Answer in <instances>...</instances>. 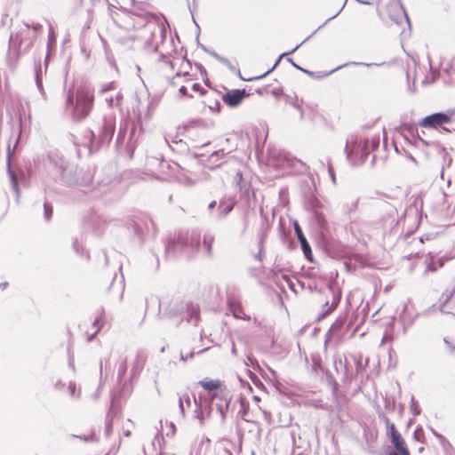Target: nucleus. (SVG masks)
Masks as SVG:
<instances>
[{
  "instance_id": "9d476101",
  "label": "nucleus",
  "mask_w": 455,
  "mask_h": 455,
  "mask_svg": "<svg viewBox=\"0 0 455 455\" xmlns=\"http://www.w3.org/2000/svg\"><path fill=\"white\" fill-rule=\"evenodd\" d=\"M165 37V30L159 26L154 25L153 28L150 29L149 37L145 41L144 48L148 52H156L159 44L163 43Z\"/></svg>"
},
{
  "instance_id": "4be33fe9",
  "label": "nucleus",
  "mask_w": 455,
  "mask_h": 455,
  "mask_svg": "<svg viewBox=\"0 0 455 455\" xmlns=\"http://www.w3.org/2000/svg\"><path fill=\"white\" fill-rule=\"evenodd\" d=\"M211 56H212L215 60L225 65L231 72L238 73L240 75V70L236 68L227 58H224L219 55L217 52H211Z\"/></svg>"
},
{
  "instance_id": "39448f33",
  "label": "nucleus",
  "mask_w": 455,
  "mask_h": 455,
  "mask_svg": "<svg viewBox=\"0 0 455 455\" xmlns=\"http://www.w3.org/2000/svg\"><path fill=\"white\" fill-rule=\"evenodd\" d=\"M116 127V116H104L102 125L99 127L98 134L95 132H90V150L108 144L114 135Z\"/></svg>"
},
{
  "instance_id": "6ab92c4d",
  "label": "nucleus",
  "mask_w": 455,
  "mask_h": 455,
  "mask_svg": "<svg viewBox=\"0 0 455 455\" xmlns=\"http://www.w3.org/2000/svg\"><path fill=\"white\" fill-rule=\"evenodd\" d=\"M35 80L38 91L43 98L45 99L46 95L43 85V70L40 60L35 62Z\"/></svg>"
},
{
  "instance_id": "412c9836",
  "label": "nucleus",
  "mask_w": 455,
  "mask_h": 455,
  "mask_svg": "<svg viewBox=\"0 0 455 455\" xmlns=\"http://www.w3.org/2000/svg\"><path fill=\"white\" fill-rule=\"evenodd\" d=\"M300 46V44H298L296 45L293 49H291V51L289 52H283L282 53L278 59L275 60V64L273 65V67L268 69L267 72H265L263 75H260L259 76H256V77H253V78H249V79H246L247 81H252V80H259V79H261L263 78L264 76H266L267 75H268L270 72H272L279 64L280 60H282L283 57L286 56V55H289L292 52H294Z\"/></svg>"
},
{
  "instance_id": "de8ad7c7",
  "label": "nucleus",
  "mask_w": 455,
  "mask_h": 455,
  "mask_svg": "<svg viewBox=\"0 0 455 455\" xmlns=\"http://www.w3.org/2000/svg\"><path fill=\"white\" fill-rule=\"evenodd\" d=\"M328 172L332 181L335 182V174L331 164H328Z\"/></svg>"
},
{
  "instance_id": "e2e57ef3",
  "label": "nucleus",
  "mask_w": 455,
  "mask_h": 455,
  "mask_svg": "<svg viewBox=\"0 0 455 455\" xmlns=\"http://www.w3.org/2000/svg\"><path fill=\"white\" fill-rule=\"evenodd\" d=\"M198 47H201L203 44L199 42L198 38H196Z\"/></svg>"
},
{
  "instance_id": "aec40b11",
  "label": "nucleus",
  "mask_w": 455,
  "mask_h": 455,
  "mask_svg": "<svg viewBox=\"0 0 455 455\" xmlns=\"http://www.w3.org/2000/svg\"><path fill=\"white\" fill-rule=\"evenodd\" d=\"M426 273L434 272L443 266L442 258H426Z\"/></svg>"
},
{
  "instance_id": "7c9ffc66",
  "label": "nucleus",
  "mask_w": 455,
  "mask_h": 455,
  "mask_svg": "<svg viewBox=\"0 0 455 455\" xmlns=\"http://www.w3.org/2000/svg\"><path fill=\"white\" fill-rule=\"evenodd\" d=\"M115 89H116V83L109 82V83H106V84H102L99 92H100V94L104 95L106 92H108L109 91H113Z\"/></svg>"
},
{
  "instance_id": "5701e85b",
  "label": "nucleus",
  "mask_w": 455,
  "mask_h": 455,
  "mask_svg": "<svg viewBox=\"0 0 455 455\" xmlns=\"http://www.w3.org/2000/svg\"><path fill=\"white\" fill-rule=\"evenodd\" d=\"M233 204L227 203L225 201H221L219 204L218 207V218L223 219L225 218L232 210H233Z\"/></svg>"
},
{
  "instance_id": "a211bd4d",
  "label": "nucleus",
  "mask_w": 455,
  "mask_h": 455,
  "mask_svg": "<svg viewBox=\"0 0 455 455\" xmlns=\"http://www.w3.org/2000/svg\"><path fill=\"white\" fill-rule=\"evenodd\" d=\"M234 180L238 188V190L242 196H248L250 194V183L245 180L240 171H237Z\"/></svg>"
},
{
  "instance_id": "7ed1b4c3",
  "label": "nucleus",
  "mask_w": 455,
  "mask_h": 455,
  "mask_svg": "<svg viewBox=\"0 0 455 455\" xmlns=\"http://www.w3.org/2000/svg\"><path fill=\"white\" fill-rule=\"evenodd\" d=\"M43 26L39 23L22 24L15 34L10 36V44L17 50L18 54L28 52L33 46L35 40L42 33Z\"/></svg>"
},
{
  "instance_id": "a18cd8bd",
  "label": "nucleus",
  "mask_w": 455,
  "mask_h": 455,
  "mask_svg": "<svg viewBox=\"0 0 455 455\" xmlns=\"http://www.w3.org/2000/svg\"><path fill=\"white\" fill-rule=\"evenodd\" d=\"M179 92L181 96H188V88L186 86H181L180 89H179ZM189 97H193L192 95H189Z\"/></svg>"
},
{
  "instance_id": "37998d69",
  "label": "nucleus",
  "mask_w": 455,
  "mask_h": 455,
  "mask_svg": "<svg viewBox=\"0 0 455 455\" xmlns=\"http://www.w3.org/2000/svg\"><path fill=\"white\" fill-rule=\"evenodd\" d=\"M316 219H317V222L319 223L320 227L323 228L326 224L325 219L321 214H317Z\"/></svg>"
},
{
  "instance_id": "72a5a7b5",
  "label": "nucleus",
  "mask_w": 455,
  "mask_h": 455,
  "mask_svg": "<svg viewBox=\"0 0 455 455\" xmlns=\"http://www.w3.org/2000/svg\"><path fill=\"white\" fill-rule=\"evenodd\" d=\"M348 65H354V66H366V67H371V66H373V65H376L375 63H364V62H355V61H353V62H350V63H346L344 65H341L336 68H334L333 70L331 71V73L343 68V67H346V66H348Z\"/></svg>"
},
{
  "instance_id": "ddd939ff",
  "label": "nucleus",
  "mask_w": 455,
  "mask_h": 455,
  "mask_svg": "<svg viewBox=\"0 0 455 455\" xmlns=\"http://www.w3.org/2000/svg\"><path fill=\"white\" fill-rule=\"evenodd\" d=\"M104 323V315H98L95 316L93 321L89 324L87 323H83L82 329L84 331V335L88 341L92 340L95 335L100 331Z\"/></svg>"
},
{
  "instance_id": "79ce46f5",
  "label": "nucleus",
  "mask_w": 455,
  "mask_h": 455,
  "mask_svg": "<svg viewBox=\"0 0 455 455\" xmlns=\"http://www.w3.org/2000/svg\"><path fill=\"white\" fill-rule=\"evenodd\" d=\"M105 101L108 108H113L116 106L115 99L113 97H106Z\"/></svg>"
},
{
  "instance_id": "2f4dec72",
  "label": "nucleus",
  "mask_w": 455,
  "mask_h": 455,
  "mask_svg": "<svg viewBox=\"0 0 455 455\" xmlns=\"http://www.w3.org/2000/svg\"><path fill=\"white\" fill-rule=\"evenodd\" d=\"M212 243V237L204 236V241H203V244L202 245L199 244V246L203 247L205 250L206 252L211 253Z\"/></svg>"
},
{
  "instance_id": "0eeeda50",
  "label": "nucleus",
  "mask_w": 455,
  "mask_h": 455,
  "mask_svg": "<svg viewBox=\"0 0 455 455\" xmlns=\"http://www.w3.org/2000/svg\"><path fill=\"white\" fill-rule=\"evenodd\" d=\"M455 120V109H450L446 112H437L431 114L419 122V125L425 128H442L446 132H451V130L443 127V124H451Z\"/></svg>"
},
{
  "instance_id": "20e7f679",
  "label": "nucleus",
  "mask_w": 455,
  "mask_h": 455,
  "mask_svg": "<svg viewBox=\"0 0 455 455\" xmlns=\"http://www.w3.org/2000/svg\"><path fill=\"white\" fill-rule=\"evenodd\" d=\"M347 160L353 165L363 164L370 154L369 140L357 135H351L346 141Z\"/></svg>"
},
{
  "instance_id": "bb28decb",
  "label": "nucleus",
  "mask_w": 455,
  "mask_h": 455,
  "mask_svg": "<svg viewBox=\"0 0 455 455\" xmlns=\"http://www.w3.org/2000/svg\"><path fill=\"white\" fill-rule=\"evenodd\" d=\"M413 439L420 443H426V435L422 427L419 426L415 428L413 432Z\"/></svg>"
},
{
  "instance_id": "052dcab7",
  "label": "nucleus",
  "mask_w": 455,
  "mask_h": 455,
  "mask_svg": "<svg viewBox=\"0 0 455 455\" xmlns=\"http://www.w3.org/2000/svg\"><path fill=\"white\" fill-rule=\"evenodd\" d=\"M205 443H206V445H207V446H209V445H210V443H211L210 439L206 438V439H205Z\"/></svg>"
},
{
  "instance_id": "0e129e2a",
  "label": "nucleus",
  "mask_w": 455,
  "mask_h": 455,
  "mask_svg": "<svg viewBox=\"0 0 455 455\" xmlns=\"http://www.w3.org/2000/svg\"><path fill=\"white\" fill-rule=\"evenodd\" d=\"M198 47H201L203 44L199 42L198 38H196Z\"/></svg>"
},
{
  "instance_id": "f704fd0d",
  "label": "nucleus",
  "mask_w": 455,
  "mask_h": 455,
  "mask_svg": "<svg viewBox=\"0 0 455 455\" xmlns=\"http://www.w3.org/2000/svg\"><path fill=\"white\" fill-rule=\"evenodd\" d=\"M126 370H127V363H126V360L124 359L119 363V370H118L119 376L123 377L125 374Z\"/></svg>"
},
{
  "instance_id": "473e14b6",
  "label": "nucleus",
  "mask_w": 455,
  "mask_h": 455,
  "mask_svg": "<svg viewBox=\"0 0 455 455\" xmlns=\"http://www.w3.org/2000/svg\"><path fill=\"white\" fill-rule=\"evenodd\" d=\"M44 212L45 220H50L52 217V206L48 203H44Z\"/></svg>"
},
{
  "instance_id": "09e8293b",
  "label": "nucleus",
  "mask_w": 455,
  "mask_h": 455,
  "mask_svg": "<svg viewBox=\"0 0 455 455\" xmlns=\"http://www.w3.org/2000/svg\"><path fill=\"white\" fill-rule=\"evenodd\" d=\"M345 4H346V2H345V3H344V4L342 5V7H341V8H340V9H339V11H338V12H337L333 16L330 17V18H329V19H328V20L323 23V25H324V24H326L329 20H332V19L336 18V17L340 13V12L343 10V8H344Z\"/></svg>"
},
{
  "instance_id": "f03ea898",
  "label": "nucleus",
  "mask_w": 455,
  "mask_h": 455,
  "mask_svg": "<svg viewBox=\"0 0 455 455\" xmlns=\"http://www.w3.org/2000/svg\"><path fill=\"white\" fill-rule=\"evenodd\" d=\"M48 158L52 168L59 175V181L61 184L68 187H87L92 182L91 172L77 168L59 151H51Z\"/></svg>"
},
{
  "instance_id": "680f3d73",
  "label": "nucleus",
  "mask_w": 455,
  "mask_h": 455,
  "mask_svg": "<svg viewBox=\"0 0 455 455\" xmlns=\"http://www.w3.org/2000/svg\"><path fill=\"white\" fill-rule=\"evenodd\" d=\"M7 283H0V289H4Z\"/></svg>"
},
{
  "instance_id": "9b49d317",
  "label": "nucleus",
  "mask_w": 455,
  "mask_h": 455,
  "mask_svg": "<svg viewBox=\"0 0 455 455\" xmlns=\"http://www.w3.org/2000/svg\"><path fill=\"white\" fill-rule=\"evenodd\" d=\"M389 18L396 24L405 21L408 27L411 26L410 20L400 0H393L387 6Z\"/></svg>"
},
{
  "instance_id": "49530a36",
  "label": "nucleus",
  "mask_w": 455,
  "mask_h": 455,
  "mask_svg": "<svg viewBox=\"0 0 455 455\" xmlns=\"http://www.w3.org/2000/svg\"><path fill=\"white\" fill-rule=\"evenodd\" d=\"M209 108H210L212 111L220 112V103L219 101H215V102H214V106H209Z\"/></svg>"
},
{
  "instance_id": "4468645a",
  "label": "nucleus",
  "mask_w": 455,
  "mask_h": 455,
  "mask_svg": "<svg viewBox=\"0 0 455 455\" xmlns=\"http://www.w3.org/2000/svg\"><path fill=\"white\" fill-rule=\"evenodd\" d=\"M269 230V224L268 220L266 216L262 215L261 221L259 224V227L257 230V241H258V247H259V252L257 256H262V254L265 253L264 251V242L267 236Z\"/></svg>"
},
{
  "instance_id": "b1692460",
  "label": "nucleus",
  "mask_w": 455,
  "mask_h": 455,
  "mask_svg": "<svg viewBox=\"0 0 455 455\" xmlns=\"http://www.w3.org/2000/svg\"><path fill=\"white\" fill-rule=\"evenodd\" d=\"M187 314H188V317H187L188 322L196 323L199 320L200 312H199V308L197 306L188 305L187 307Z\"/></svg>"
},
{
  "instance_id": "f257e3e1",
  "label": "nucleus",
  "mask_w": 455,
  "mask_h": 455,
  "mask_svg": "<svg viewBox=\"0 0 455 455\" xmlns=\"http://www.w3.org/2000/svg\"><path fill=\"white\" fill-rule=\"evenodd\" d=\"M65 112L74 122L85 119L93 108V91L87 85H79L64 90Z\"/></svg>"
},
{
  "instance_id": "dca6fc26",
  "label": "nucleus",
  "mask_w": 455,
  "mask_h": 455,
  "mask_svg": "<svg viewBox=\"0 0 455 455\" xmlns=\"http://www.w3.org/2000/svg\"><path fill=\"white\" fill-rule=\"evenodd\" d=\"M226 153L223 149L217 150L211 154L204 164L206 168L215 169L225 162Z\"/></svg>"
},
{
  "instance_id": "4d7b16f0",
  "label": "nucleus",
  "mask_w": 455,
  "mask_h": 455,
  "mask_svg": "<svg viewBox=\"0 0 455 455\" xmlns=\"http://www.w3.org/2000/svg\"><path fill=\"white\" fill-rule=\"evenodd\" d=\"M197 418H198V419H199V423H200L201 425H203V424H204L203 413H202V412H200V413H199V415L197 416Z\"/></svg>"
},
{
  "instance_id": "a878e982",
  "label": "nucleus",
  "mask_w": 455,
  "mask_h": 455,
  "mask_svg": "<svg viewBox=\"0 0 455 455\" xmlns=\"http://www.w3.org/2000/svg\"><path fill=\"white\" fill-rule=\"evenodd\" d=\"M179 406L182 414L186 410L191 407V399L188 394L180 397Z\"/></svg>"
},
{
  "instance_id": "5fc2aeb1",
  "label": "nucleus",
  "mask_w": 455,
  "mask_h": 455,
  "mask_svg": "<svg viewBox=\"0 0 455 455\" xmlns=\"http://www.w3.org/2000/svg\"><path fill=\"white\" fill-rule=\"evenodd\" d=\"M216 204H217L216 201H212V202H211V203L209 204V205H208V210H209V211H212L213 208H215Z\"/></svg>"
},
{
  "instance_id": "423d86ee",
  "label": "nucleus",
  "mask_w": 455,
  "mask_h": 455,
  "mask_svg": "<svg viewBox=\"0 0 455 455\" xmlns=\"http://www.w3.org/2000/svg\"><path fill=\"white\" fill-rule=\"evenodd\" d=\"M198 385L207 392L212 401L220 399L221 402L226 403V405H228L230 400L229 392L223 381L220 379L205 378L200 380Z\"/></svg>"
},
{
  "instance_id": "3c124183",
  "label": "nucleus",
  "mask_w": 455,
  "mask_h": 455,
  "mask_svg": "<svg viewBox=\"0 0 455 455\" xmlns=\"http://www.w3.org/2000/svg\"><path fill=\"white\" fill-rule=\"evenodd\" d=\"M287 60H288V62H290V63L291 64V66H292V67H294L295 68H297V69L300 68V67H299L297 63H295V62L293 61V60H292V59L288 58V59H287Z\"/></svg>"
},
{
  "instance_id": "393cba45",
  "label": "nucleus",
  "mask_w": 455,
  "mask_h": 455,
  "mask_svg": "<svg viewBox=\"0 0 455 455\" xmlns=\"http://www.w3.org/2000/svg\"><path fill=\"white\" fill-rule=\"evenodd\" d=\"M429 66L430 75L426 76L425 78L421 81L422 85H428L435 83L440 75V72L437 69L433 68L430 64Z\"/></svg>"
},
{
  "instance_id": "603ef678",
  "label": "nucleus",
  "mask_w": 455,
  "mask_h": 455,
  "mask_svg": "<svg viewBox=\"0 0 455 455\" xmlns=\"http://www.w3.org/2000/svg\"><path fill=\"white\" fill-rule=\"evenodd\" d=\"M200 48H201L204 52H207V53H208V54H210V55H211V52H215L214 51L209 50V49H208L205 45H204V44H203Z\"/></svg>"
},
{
  "instance_id": "ea45409f",
  "label": "nucleus",
  "mask_w": 455,
  "mask_h": 455,
  "mask_svg": "<svg viewBox=\"0 0 455 455\" xmlns=\"http://www.w3.org/2000/svg\"><path fill=\"white\" fill-rule=\"evenodd\" d=\"M192 91L204 94L205 90L199 84H193L191 86Z\"/></svg>"
},
{
  "instance_id": "6e6d98bb",
  "label": "nucleus",
  "mask_w": 455,
  "mask_h": 455,
  "mask_svg": "<svg viewBox=\"0 0 455 455\" xmlns=\"http://www.w3.org/2000/svg\"><path fill=\"white\" fill-rule=\"evenodd\" d=\"M299 70L302 71V72H303V73H305V74H307V75H308V76H313V72H311V71H309V70H307V69H305V68H301V67H300V68H299Z\"/></svg>"
},
{
  "instance_id": "c85d7f7f",
  "label": "nucleus",
  "mask_w": 455,
  "mask_h": 455,
  "mask_svg": "<svg viewBox=\"0 0 455 455\" xmlns=\"http://www.w3.org/2000/svg\"><path fill=\"white\" fill-rule=\"evenodd\" d=\"M338 306V301L333 300L331 304H329V302H326L323 306V313L321 316H319V319L324 318L326 315L331 314Z\"/></svg>"
},
{
  "instance_id": "c03bdc74",
  "label": "nucleus",
  "mask_w": 455,
  "mask_h": 455,
  "mask_svg": "<svg viewBox=\"0 0 455 455\" xmlns=\"http://www.w3.org/2000/svg\"><path fill=\"white\" fill-rule=\"evenodd\" d=\"M114 99H115L116 106H120L121 105V101L123 100L122 93L118 92Z\"/></svg>"
},
{
  "instance_id": "338daca9",
  "label": "nucleus",
  "mask_w": 455,
  "mask_h": 455,
  "mask_svg": "<svg viewBox=\"0 0 455 455\" xmlns=\"http://www.w3.org/2000/svg\"><path fill=\"white\" fill-rule=\"evenodd\" d=\"M10 150H11V148H10V146H9V147H8V159H9V160H10V154H11V153H10Z\"/></svg>"
},
{
  "instance_id": "f8f14e48",
  "label": "nucleus",
  "mask_w": 455,
  "mask_h": 455,
  "mask_svg": "<svg viewBox=\"0 0 455 455\" xmlns=\"http://www.w3.org/2000/svg\"><path fill=\"white\" fill-rule=\"evenodd\" d=\"M248 95L244 89L230 90L222 95V100L228 107L236 108Z\"/></svg>"
},
{
  "instance_id": "774afa93",
  "label": "nucleus",
  "mask_w": 455,
  "mask_h": 455,
  "mask_svg": "<svg viewBox=\"0 0 455 455\" xmlns=\"http://www.w3.org/2000/svg\"><path fill=\"white\" fill-rule=\"evenodd\" d=\"M443 173H444V171H443V168L442 169V172H441V177L443 178Z\"/></svg>"
},
{
  "instance_id": "cd10ccee",
  "label": "nucleus",
  "mask_w": 455,
  "mask_h": 455,
  "mask_svg": "<svg viewBox=\"0 0 455 455\" xmlns=\"http://www.w3.org/2000/svg\"><path fill=\"white\" fill-rule=\"evenodd\" d=\"M8 173H9L10 179H11L12 188L15 192V194L18 197L19 194H20L18 180H17L15 173L10 169L9 164H8Z\"/></svg>"
},
{
  "instance_id": "2eb2a0df",
  "label": "nucleus",
  "mask_w": 455,
  "mask_h": 455,
  "mask_svg": "<svg viewBox=\"0 0 455 455\" xmlns=\"http://www.w3.org/2000/svg\"><path fill=\"white\" fill-rule=\"evenodd\" d=\"M185 247L187 248L188 244H185L184 237L181 235H174L167 240L165 250L167 253L188 252L184 250Z\"/></svg>"
},
{
  "instance_id": "69168bd1",
  "label": "nucleus",
  "mask_w": 455,
  "mask_h": 455,
  "mask_svg": "<svg viewBox=\"0 0 455 455\" xmlns=\"http://www.w3.org/2000/svg\"><path fill=\"white\" fill-rule=\"evenodd\" d=\"M358 259H360V263H361V264H363V259H365V258L360 257V258H358Z\"/></svg>"
},
{
  "instance_id": "1a4fd4ad",
  "label": "nucleus",
  "mask_w": 455,
  "mask_h": 455,
  "mask_svg": "<svg viewBox=\"0 0 455 455\" xmlns=\"http://www.w3.org/2000/svg\"><path fill=\"white\" fill-rule=\"evenodd\" d=\"M134 231L142 239L154 237L156 232V228L148 216H142V219L134 222Z\"/></svg>"
},
{
  "instance_id": "c9c22d12",
  "label": "nucleus",
  "mask_w": 455,
  "mask_h": 455,
  "mask_svg": "<svg viewBox=\"0 0 455 455\" xmlns=\"http://www.w3.org/2000/svg\"><path fill=\"white\" fill-rule=\"evenodd\" d=\"M233 314L237 318H244V313L239 305L237 307L234 306Z\"/></svg>"
},
{
  "instance_id": "13d9d810",
  "label": "nucleus",
  "mask_w": 455,
  "mask_h": 455,
  "mask_svg": "<svg viewBox=\"0 0 455 455\" xmlns=\"http://www.w3.org/2000/svg\"><path fill=\"white\" fill-rule=\"evenodd\" d=\"M418 451H419V453H423L425 451V447L424 446L419 447Z\"/></svg>"
},
{
  "instance_id": "bf43d9fd",
  "label": "nucleus",
  "mask_w": 455,
  "mask_h": 455,
  "mask_svg": "<svg viewBox=\"0 0 455 455\" xmlns=\"http://www.w3.org/2000/svg\"><path fill=\"white\" fill-rule=\"evenodd\" d=\"M165 58V55L164 53H160V60H163Z\"/></svg>"
},
{
  "instance_id": "e433bc0d",
  "label": "nucleus",
  "mask_w": 455,
  "mask_h": 455,
  "mask_svg": "<svg viewBox=\"0 0 455 455\" xmlns=\"http://www.w3.org/2000/svg\"><path fill=\"white\" fill-rule=\"evenodd\" d=\"M369 146L370 151L375 150L379 146V137H373L371 142L369 141Z\"/></svg>"
},
{
  "instance_id": "a19ab883",
  "label": "nucleus",
  "mask_w": 455,
  "mask_h": 455,
  "mask_svg": "<svg viewBox=\"0 0 455 455\" xmlns=\"http://www.w3.org/2000/svg\"><path fill=\"white\" fill-rule=\"evenodd\" d=\"M73 245H74V248H75L76 252L77 254H81V255L84 254V249L83 248V246H81V250H80V248H79L80 244H79V243L77 241H75Z\"/></svg>"
},
{
  "instance_id": "6e6552de",
  "label": "nucleus",
  "mask_w": 455,
  "mask_h": 455,
  "mask_svg": "<svg viewBox=\"0 0 455 455\" xmlns=\"http://www.w3.org/2000/svg\"><path fill=\"white\" fill-rule=\"evenodd\" d=\"M387 429L394 450L387 455H411L405 438L398 431L394 423L387 422Z\"/></svg>"
},
{
  "instance_id": "4c0bfd02",
  "label": "nucleus",
  "mask_w": 455,
  "mask_h": 455,
  "mask_svg": "<svg viewBox=\"0 0 455 455\" xmlns=\"http://www.w3.org/2000/svg\"><path fill=\"white\" fill-rule=\"evenodd\" d=\"M437 436L447 451L452 449L451 444L443 436L440 435H437Z\"/></svg>"
},
{
  "instance_id": "8fccbe9b",
  "label": "nucleus",
  "mask_w": 455,
  "mask_h": 455,
  "mask_svg": "<svg viewBox=\"0 0 455 455\" xmlns=\"http://www.w3.org/2000/svg\"><path fill=\"white\" fill-rule=\"evenodd\" d=\"M293 106L299 111V116H300V118L302 119L304 117V114H303L301 106L298 103H294Z\"/></svg>"
},
{
  "instance_id": "c756f323",
  "label": "nucleus",
  "mask_w": 455,
  "mask_h": 455,
  "mask_svg": "<svg viewBox=\"0 0 455 455\" xmlns=\"http://www.w3.org/2000/svg\"><path fill=\"white\" fill-rule=\"evenodd\" d=\"M299 241L300 243L301 250L304 253V256H312L311 247H310L307 240L306 239V237H303V238L299 239Z\"/></svg>"
},
{
  "instance_id": "864d4df0",
  "label": "nucleus",
  "mask_w": 455,
  "mask_h": 455,
  "mask_svg": "<svg viewBox=\"0 0 455 455\" xmlns=\"http://www.w3.org/2000/svg\"><path fill=\"white\" fill-rule=\"evenodd\" d=\"M200 48H201L204 52H207V53H208V54H210V55H211V52H215L214 51L209 50V49H208L205 45H204V44H203Z\"/></svg>"
},
{
  "instance_id": "f3484780",
  "label": "nucleus",
  "mask_w": 455,
  "mask_h": 455,
  "mask_svg": "<svg viewBox=\"0 0 455 455\" xmlns=\"http://www.w3.org/2000/svg\"><path fill=\"white\" fill-rule=\"evenodd\" d=\"M129 128H130L129 140L132 141V140L133 139V136L135 134V132H136V127H135L134 124H129L127 121H124V123H121V124H120V128H119L117 137H116L117 143H122L124 141V140L126 136V132Z\"/></svg>"
},
{
  "instance_id": "58836bf2",
  "label": "nucleus",
  "mask_w": 455,
  "mask_h": 455,
  "mask_svg": "<svg viewBox=\"0 0 455 455\" xmlns=\"http://www.w3.org/2000/svg\"><path fill=\"white\" fill-rule=\"evenodd\" d=\"M294 230L299 240L305 237L298 221H294Z\"/></svg>"
}]
</instances>
